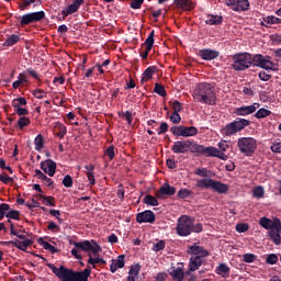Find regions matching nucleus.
Segmentation results:
<instances>
[{
    "label": "nucleus",
    "mask_w": 281,
    "mask_h": 281,
    "mask_svg": "<svg viewBox=\"0 0 281 281\" xmlns=\"http://www.w3.org/2000/svg\"><path fill=\"white\" fill-rule=\"evenodd\" d=\"M72 245L76 248L71 250V256H74L77 260H82V254H80V251L88 254V266L83 271L75 272L74 270L67 269L64 266L57 268L54 265H48V267L60 281H89V276H91V266L92 269H95V265H106V260L100 257L102 247L93 239L74 241Z\"/></svg>",
    "instance_id": "f257e3e1"
},
{
    "label": "nucleus",
    "mask_w": 281,
    "mask_h": 281,
    "mask_svg": "<svg viewBox=\"0 0 281 281\" xmlns=\"http://www.w3.org/2000/svg\"><path fill=\"white\" fill-rule=\"evenodd\" d=\"M193 98L201 104H207L214 106L216 104V92L214 87L207 82L198 83L193 90Z\"/></svg>",
    "instance_id": "f03ea898"
},
{
    "label": "nucleus",
    "mask_w": 281,
    "mask_h": 281,
    "mask_svg": "<svg viewBox=\"0 0 281 281\" xmlns=\"http://www.w3.org/2000/svg\"><path fill=\"white\" fill-rule=\"evenodd\" d=\"M239 153L245 157H252L258 148V140L254 137H240L237 140Z\"/></svg>",
    "instance_id": "7ed1b4c3"
},
{
    "label": "nucleus",
    "mask_w": 281,
    "mask_h": 281,
    "mask_svg": "<svg viewBox=\"0 0 281 281\" xmlns=\"http://www.w3.org/2000/svg\"><path fill=\"white\" fill-rule=\"evenodd\" d=\"M252 66L260 67V69H266V71H278V63L271 61V56H265L262 54H256L252 56Z\"/></svg>",
    "instance_id": "20e7f679"
},
{
    "label": "nucleus",
    "mask_w": 281,
    "mask_h": 281,
    "mask_svg": "<svg viewBox=\"0 0 281 281\" xmlns=\"http://www.w3.org/2000/svg\"><path fill=\"white\" fill-rule=\"evenodd\" d=\"M252 65V56L249 53H238L233 56V69L235 71H245Z\"/></svg>",
    "instance_id": "39448f33"
},
{
    "label": "nucleus",
    "mask_w": 281,
    "mask_h": 281,
    "mask_svg": "<svg viewBox=\"0 0 281 281\" xmlns=\"http://www.w3.org/2000/svg\"><path fill=\"white\" fill-rule=\"evenodd\" d=\"M178 236H190L192 234V217L182 215L178 220L177 226Z\"/></svg>",
    "instance_id": "423d86ee"
},
{
    "label": "nucleus",
    "mask_w": 281,
    "mask_h": 281,
    "mask_svg": "<svg viewBox=\"0 0 281 281\" xmlns=\"http://www.w3.org/2000/svg\"><path fill=\"white\" fill-rule=\"evenodd\" d=\"M42 19H45V12L37 11L29 14H24L21 18V25H30V23H36L38 21H42Z\"/></svg>",
    "instance_id": "0eeeda50"
},
{
    "label": "nucleus",
    "mask_w": 281,
    "mask_h": 281,
    "mask_svg": "<svg viewBox=\"0 0 281 281\" xmlns=\"http://www.w3.org/2000/svg\"><path fill=\"white\" fill-rule=\"evenodd\" d=\"M258 109H260V103H252L251 105H243L235 110V115L246 117V115H251L252 113H256Z\"/></svg>",
    "instance_id": "6e6552de"
},
{
    "label": "nucleus",
    "mask_w": 281,
    "mask_h": 281,
    "mask_svg": "<svg viewBox=\"0 0 281 281\" xmlns=\"http://www.w3.org/2000/svg\"><path fill=\"white\" fill-rule=\"evenodd\" d=\"M199 134V130L194 126H178L177 127V136L178 137H194V135Z\"/></svg>",
    "instance_id": "1a4fd4ad"
},
{
    "label": "nucleus",
    "mask_w": 281,
    "mask_h": 281,
    "mask_svg": "<svg viewBox=\"0 0 281 281\" xmlns=\"http://www.w3.org/2000/svg\"><path fill=\"white\" fill-rule=\"evenodd\" d=\"M177 192V189L170 186L168 182L164 183L160 189L157 191V199H164V196H172Z\"/></svg>",
    "instance_id": "9d476101"
},
{
    "label": "nucleus",
    "mask_w": 281,
    "mask_h": 281,
    "mask_svg": "<svg viewBox=\"0 0 281 281\" xmlns=\"http://www.w3.org/2000/svg\"><path fill=\"white\" fill-rule=\"evenodd\" d=\"M41 168L45 175H48V177H54V175H56V162L52 159L42 161Z\"/></svg>",
    "instance_id": "9b49d317"
},
{
    "label": "nucleus",
    "mask_w": 281,
    "mask_h": 281,
    "mask_svg": "<svg viewBox=\"0 0 281 281\" xmlns=\"http://www.w3.org/2000/svg\"><path fill=\"white\" fill-rule=\"evenodd\" d=\"M136 223H155V213L153 211H144L136 215Z\"/></svg>",
    "instance_id": "f8f14e48"
},
{
    "label": "nucleus",
    "mask_w": 281,
    "mask_h": 281,
    "mask_svg": "<svg viewBox=\"0 0 281 281\" xmlns=\"http://www.w3.org/2000/svg\"><path fill=\"white\" fill-rule=\"evenodd\" d=\"M191 153L203 155L204 157H210L212 153V147H205L203 145H199L196 143H191Z\"/></svg>",
    "instance_id": "ddd939ff"
},
{
    "label": "nucleus",
    "mask_w": 281,
    "mask_h": 281,
    "mask_svg": "<svg viewBox=\"0 0 281 281\" xmlns=\"http://www.w3.org/2000/svg\"><path fill=\"white\" fill-rule=\"evenodd\" d=\"M196 3L192 0H177V9L182 12H192Z\"/></svg>",
    "instance_id": "4468645a"
},
{
    "label": "nucleus",
    "mask_w": 281,
    "mask_h": 281,
    "mask_svg": "<svg viewBox=\"0 0 281 281\" xmlns=\"http://www.w3.org/2000/svg\"><path fill=\"white\" fill-rule=\"evenodd\" d=\"M269 236L274 245H281V224H274V228L269 231Z\"/></svg>",
    "instance_id": "2eb2a0df"
},
{
    "label": "nucleus",
    "mask_w": 281,
    "mask_h": 281,
    "mask_svg": "<svg viewBox=\"0 0 281 281\" xmlns=\"http://www.w3.org/2000/svg\"><path fill=\"white\" fill-rule=\"evenodd\" d=\"M189 254H191V256H199L200 258H207V256H210V251L201 246H196V244L189 247Z\"/></svg>",
    "instance_id": "dca6fc26"
},
{
    "label": "nucleus",
    "mask_w": 281,
    "mask_h": 281,
    "mask_svg": "<svg viewBox=\"0 0 281 281\" xmlns=\"http://www.w3.org/2000/svg\"><path fill=\"white\" fill-rule=\"evenodd\" d=\"M280 218H274L271 221L269 217H261L259 221V225L263 227V229H274L276 225H280Z\"/></svg>",
    "instance_id": "f3484780"
},
{
    "label": "nucleus",
    "mask_w": 281,
    "mask_h": 281,
    "mask_svg": "<svg viewBox=\"0 0 281 281\" xmlns=\"http://www.w3.org/2000/svg\"><path fill=\"white\" fill-rule=\"evenodd\" d=\"M212 190H214V192H217V194H227V192H229V184H225L218 180H214Z\"/></svg>",
    "instance_id": "a211bd4d"
},
{
    "label": "nucleus",
    "mask_w": 281,
    "mask_h": 281,
    "mask_svg": "<svg viewBox=\"0 0 281 281\" xmlns=\"http://www.w3.org/2000/svg\"><path fill=\"white\" fill-rule=\"evenodd\" d=\"M199 56H201L203 60H214L215 58H218V52L213 49H202L199 52Z\"/></svg>",
    "instance_id": "6ab92c4d"
},
{
    "label": "nucleus",
    "mask_w": 281,
    "mask_h": 281,
    "mask_svg": "<svg viewBox=\"0 0 281 281\" xmlns=\"http://www.w3.org/2000/svg\"><path fill=\"white\" fill-rule=\"evenodd\" d=\"M192 142L190 140H178L177 142V153H191Z\"/></svg>",
    "instance_id": "aec40b11"
},
{
    "label": "nucleus",
    "mask_w": 281,
    "mask_h": 281,
    "mask_svg": "<svg viewBox=\"0 0 281 281\" xmlns=\"http://www.w3.org/2000/svg\"><path fill=\"white\" fill-rule=\"evenodd\" d=\"M195 186L201 190H210V189L212 190L214 187V180L210 178H204V179L198 180Z\"/></svg>",
    "instance_id": "412c9836"
},
{
    "label": "nucleus",
    "mask_w": 281,
    "mask_h": 281,
    "mask_svg": "<svg viewBox=\"0 0 281 281\" xmlns=\"http://www.w3.org/2000/svg\"><path fill=\"white\" fill-rule=\"evenodd\" d=\"M233 124L235 125L237 133H240V131H244L247 128V126H249V124H251V121L237 117L235 121H233Z\"/></svg>",
    "instance_id": "4be33fe9"
},
{
    "label": "nucleus",
    "mask_w": 281,
    "mask_h": 281,
    "mask_svg": "<svg viewBox=\"0 0 281 281\" xmlns=\"http://www.w3.org/2000/svg\"><path fill=\"white\" fill-rule=\"evenodd\" d=\"M203 265V257L192 256L189 262V270L196 271Z\"/></svg>",
    "instance_id": "5701e85b"
},
{
    "label": "nucleus",
    "mask_w": 281,
    "mask_h": 281,
    "mask_svg": "<svg viewBox=\"0 0 281 281\" xmlns=\"http://www.w3.org/2000/svg\"><path fill=\"white\" fill-rule=\"evenodd\" d=\"M124 267V255H121L117 257V259L112 260V263L110 266V271L112 273H115L117 269H123Z\"/></svg>",
    "instance_id": "b1692460"
},
{
    "label": "nucleus",
    "mask_w": 281,
    "mask_h": 281,
    "mask_svg": "<svg viewBox=\"0 0 281 281\" xmlns=\"http://www.w3.org/2000/svg\"><path fill=\"white\" fill-rule=\"evenodd\" d=\"M280 24H281V19L277 18L276 15H267L263 18V22H261V25L263 27H269V25H280Z\"/></svg>",
    "instance_id": "393cba45"
},
{
    "label": "nucleus",
    "mask_w": 281,
    "mask_h": 281,
    "mask_svg": "<svg viewBox=\"0 0 281 281\" xmlns=\"http://www.w3.org/2000/svg\"><path fill=\"white\" fill-rule=\"evenodd\" d=\"M82 5L81 0H75L74 3L68 5L66 10L63 11V13L68 16V14H74L75 12H78V9Z\"/></svg>",
    "instance_id": "a878e982"
},
{
    "label": "nucleus",
    "mask_w": 281,
    "mask_h": 281,
    "mask_svg": "<svg viewBox=\"0 0 281 281\" xmlns=\"http://www.w3.org/2000/svg\"><path fill=\"white\" fill-rule=\"evenodd\" d=\"M236 133L238 132L234 122L226 124L225 127L222 128V135H226V137H232V135H236Z\"/></svg>",
    "instance_id": "bb28decb"
},
{
    "label": "nucleus",
    "mask_w": 281,
    "mask_h": 281,
    "mask_svg": "<svg viewBox=\"0 0 281 281\" xmlns=\"http://www.w3.org/2000/svg\"><path fill=\"white\" fill-rule=\"evenodd\" d=\"M35 177L40 179V181H42L44 186H47L48 188L54 186V182L47 176H45L43 171L38 169L35 170Z\"/></svg>",
    "instance_id": "cd10ccee"
},
{
    "label": "nucleus",
    "mask_w": 281,
    "mask_h": 281,
    "mask_svg": "<svg viewBox=\"0 0 281 281\" xmlns=\"http://www.w3.org/2000/svg\"><path fill=\"white\" fill-rule=\"evenodd\" d=\"M205 23L206 25H221V23H223V16L209 14Z\"/></svg>",
    "instance_id": "c85d7f7f"
},
{
    "label": "nucleus",
    "mask_w": 281,
    "mask_h": 281,
    "mask_svg": "<svg viewBox=\"0 0 281 281\" xmlns=\"http://www.w3.org/2000/svg\"><path fill=\"white\" fill-rule=\"evenodd\" d=\"M229 271L231 269L227 267L226 263H220V267L215 269V273H217V276H221L222 278H229Z\"/></svg>",
    "instance_id": "c756f323"
},
{
    "label": "nucleus",
    "mask_w": 281,
    "mask_h": 281,
    "mask_svg": "<svg viewBox=\"0 0 281 281\" xmlns=\"http://www.w3.org/2000/svg\"><path fill=\"white\" fill-rule=\"evenodd\" d=\"M21 41V36L16 34L9 35L7 40L4 41V47H12L13 45H16Z\"/></svg>",
    "instance_id": "7c9ffc66"
},
{
    "label": "nucleus",
    "mask_w": 281,
    "mask_h": 281,
    "mask_svg": "<svg viewBox=\"0 0 281 281\" xmlns=\"http://www.w3.org/2000/svg\"><path fill=\"white\" fill-rule=\"evenodd\" d=\"M249 0H238L235 12H247V10H249Z\"/></svg>",
    "instance_id": "2f4dec72"
},
{
    "label": "nucleus",
    "mask_w": 281,
    "mask_h": 281,
    "mask_svg": "<svg viewBox=\"0 0 281 281\" xmlns=\"http://www.w3.org/2000/svg\"><path fill=\"white\" fill-rule=\"evenodd\" d=\"M139 265H135L130 269L127 281H135L137 280V276H139Z\"/></svg>",
    "instance_id": "473e14b6"
},
{
    "label": "nucleus",
    "mask_w": 281,
    "mask_h": 281,
    "mask_svg": "<svg viewBox=\"0 0 281 281\" xmlns=\"http://www.w3.org/2000/svg\"><path fill=\"white\" fill-rule=\"evenodd\" d=\"M210 157H217V159H222L223 161L227 159V155H225V153L221 151L216 147H211Z\"/></svg>",
    "instance_id": "72a5a7b5"
},
{
    "label": "nucleus",
    "mask_w": 281,
    "mask_h": 281,
    "mask_svg": "<svg viewBox=\"0 0 281 281\" xmlns=\"http://www.w3.org/2000/svg\"><path fill=\"white\" fill-rule=\"evenodd\" d=\"M153 74H155V68L153 67L147 68L143 74L142 85H144V82H148V80L153 78Z\"/></svg>",
    "instance_id": "f704fd0d"
},
{
    "label": "nucleus",
    "mask_w": 281,
    "mask_h": 281,
    "mask_svg": "<svg viewBox=\"0 0 281 281\" xmlns=\"http://www.w3.org/2000/svg\"><path fill=\"white\" fill-rule=\"evenodd\" d=\"M269 115H271V111L267 110L265 108L259 109L256 114L255 117H257V120H262L265 117H269Z\"/></svg>",
    "instance_id": "c9c22d12"
},
{
    "label": "nucleus",
    "mask_w": 281,
    "mask_h": 281,
    "mask_svg": "<svg viewBox=\"0 0 281 281\" xmlns=\"http://www.w3.org/2000/svg\"><path fill=\"white\" fill-rule=\"evenodd\" d=\"M144 203H146V205H151V206H157L159 205V202L157 201V198L153 196V195H145L144 198Z\"/></svg>",
    "instance_id": "e433bc0d"
},
{
    "label": "nucleus",
    "mask_w": 281,
    "mask_h": 281,
    "mask_svg": "<svg viewBox=\"0 0 281 281\" xmlns=\"http://www.w3.org/2000/svg\"><path fill=\"white\" fill-rule=\"evenodd\" d=\"M252 196H255V199H262L265 196V188L262 187H256L252 190Z\"/></svg>",
    "instance_id": "4c0bfd02"
},
{
    "label": "nucleus",
    "mask_w": 281,
    "mask_h": 281,
    "mask_svg": "<svg viewBox=\"0 0 281 281\" xmlns=\"http://www.w3.org/2000/svg\"><path fill=\"white\" fill-rule=\"evenodd\" d=\"M44 144L43 135L38 134L34 139L35 150H42Z\"/></svg>",
    "instance_id": "58836bf2"
},
{
    "label": "nucleus",
    "mask_w": 281,
    "mask_h": 281,
    "mask_svg": "<svg viewBox=\"0 0 281 281\" xmlns=\"http://www.w3.org/2000/svg\"><path fill=\"white\" fill-rule=\"evenodd\" d=\"M258 259V256L254 255V254H245L243 256V261L246 263H251V262H256V260Z\"/></svg>",
    "instance_id": "ea45409f"
},
{
    "label": "nucleus",
    "mask_w": 281,
    "mask_h": 281,
    "mask_svg": "<svg viewBox=\"0 0 281 281\" xmlns=\"http://www.w3.org/2000/svg\"><path fill=\"white\" fill-rule=\"evenodd\" d=\"M266 265H278V255L276 254L267 255Z\"/></svg>",
    "instance_id": "a19ab883"
},
{
    "label": "nucleus",
    "mask_w": 281,
    "mask_h": 281,
    "mask_svg": "<svg viewBox=\"0 0 281 281\" xmlns=\"http://www.w3.org/2000/svg\"><path fill=\"white\" fill-rule=\"evenodd\" d=\"M153 251H164L166 249V241L159 240L153 245Z\"/></svg>",
    "instance_id": "79ce46f5"
},
{
    "label": "nucleus",
    "mask_w": 281,
    "mask_h": 281,
    "mask_svg": "<svg viewBox=\"0 0 281 281\" xmlns=\"http://www.w3.org/2000/svg\"><path fill=\"white\" fill-rule=\"evenodd\" d=\"M32 245V240L30 239H23V241H20V244L16 246V249H20L21 251H25L27 247Z\"/></svg>",
    "instance_id": "37998d69"
},
{
    "label": "nucleus",
    "mask_w": 281,
    "mask_h": 281,
    "mask_svg": "<svg viewBox=\"0 0 281 281\" xmlns=\"http://www.w3.org/2000/svg\"><path fill=\"white\" fill-rule=\"evenodd\" d=\"M40 199L43 201L44 205H50V207H54V198L47 195H40Z\"/></svg>",
    "instance_id": "c03bdc74"
},
{
    "label": "nucleus",
    "mask_w": 281,
    "mask_h": 281,
    "mask_svg": "<svg viewBox=\"0 0 281 281\" xmlns=\"http://www.w3.org/2000/svg\"><path fill=\"white\" fill-rule=\"evenodd\" d=\"M9 211H10V205L5 203L0 204V221L3 218V216H7Z\"/></svg>",
    "instance_id": "a18cd8bd"
},
{
    "label": "nucleus",
    "mask_w": 281,
    "mask_h": 281,
    "mask_svg": "<svg viewBox=\"0 0 281 281\" xmlns=\"http://www.w3.org/2000/svg\"><path fill=\"white\" fill-rule=\"evenodd\" d=\"M30 124V119L22 116L18 120V126L19 128H25V126H29Z\"/></svg>",
    "instance_id": "49530a36"
},
{
    "label": "nucleus",
    "mask_w": 281,
    "mask_h": 281,
    "mask_svg": "<svg viewBox=\"0 0 281 281\" xmlns=\"http://www.w3.org/2000/svg\"><path fill=\"white\" fill-rule=\"evenodd\" d=\"M12 106H13V109H15V113L18 115H27V113H29L27 109L21 108V106L16 105V103H12Z\"/></svg>",
    "instance_id": "de8ad7c7"
},
{
    "label": "nucleus",
    "mask_w": 281,
    "mask_h": 281,
    "mask_svg": "<svg viewBox=\"0 0 281 281\" xmlns=\"http://www.w3.org/2000/svg\"><path fill=\"white\" fill-rule=\"evenodd\" d=\"M63 186H65V188H71L74 186V179L71 178V176L67 175L64 177Z\"/></svg>",
    "instance_id": "09e8293b"
},
{
    "label": "nucleus",
    "mask_w": 281,
    "mask_h": 281,
    "mask_svg": "<svg viewBox=\"0 0 281 281\" xmlns=\"http://www.w3.org/2000/svg\"><path fill=\"white\" fill-rule=\"evenodd\" d=\"M155 93H157L158 95H161V98H164V95H166V88H164V86L156 83L155 85V89H154Z\"/></svg>",
    "instance_id": "8fccbe9b"
},
{
    "label": "nucleus",
    "mask_w": 281,
    "mask_h": 281,
    "mask_svg": "<svg viewBox=\"0 0 281 281\" xmlns=\"http://www.w3.org/2000/svg\"><path fill=\"white\" fill-rule=\"evenodd\" d=\"M249 229V224L246 223H239L236 225V231L239 234H245V232H247Z\"/></svg>",
    "instance_id": "3c124183"
},
{
    "label": "nucleus",
    "mask_w": 281,
    "mask_h": 281,
    "mask_svg": "<svg viewBox=\"0 0 281 281\" xmlns=\"http://www.w3.org/2000/svg\"><path fill=\"white\" fill-rule=\"evenodd\" d=\"M41 245L44 249L50 251L52 254H56V251H58L56 247H54L52 244L47 241H42Z\"/></svg>",
    "instance_id": "603ef678"
},
{
    "label": "nucleus",
    "mask_w": 281,
    "mask_h": 281,
    "mask_svg": "<svg viewBox=\"0 0 281 281\" xmlns=\"http://www.w3.org/2000/svg\"><path fill=\"white\" fill-rule=\"evenodd\" d=\"M270 150H272V153H281V142L280 140H274L270 147Z\"/></svg>",
    "instance_id": "864d4df0"
},
{
    "label": "nucleus",
    "mask_w": 281,
    "mask_h": 281,
    "mask_svg": "<svg viewBox=\"0 0 281 281\" xmlns=\"http://www.w3.org/2000/svg\"><path fill=\"white\" fill-rule=\"evenodd\" d=\"M191 232H194L195 234H201V232H203V224L194 225V222H191Z\"/></svg>",
    "instance_id": "5fc2aeb1"
},
{
    "label": "nucleus",
    "mask_w": 281,
    "mask_h": 281,
    "mask_svg": "<svg viewBox=\"0 0 281 281\" xmlns=\"http://www.w3.org/2000/svg\"><path fill=\"white\" fill-rule=\"evenodd\" d=\"M192 194V191L188 190V189H181L179 192H178V196L180 199H188V196H190Z\"/></svg>",
    "instance_id": "6e6d98bb"
},
{
    "label": "nucleus",
    "mask_w": 281,
    "mask_h": 281,
    "mask_svg": "<svg viewBox=\"0 0 281 281\" xmlns=\"http://www.w3.org/2000/svg\"><path fill=\"white\" fill-rule=\"evenodd\" d=\"M0 181H2V183L8 184V183H12L14 181V178L9 177L5 173H2V175H0Z\"/></svg>",
    "instance_id": "4d7b16f0"
},
{
    "label": "nucleus",
    "mask_w": 281,
    "mask_h": 281,
    "mask_svg": "<svg viewBox=\"0 0 281 281\" xmlns=\"http://www.w3.org/2000/svg\"><path fill=\"white\" fill-rule=\"evenodd\" d=\"M105 155H106V157H109V159H114L115 158V147L109 146L108 149L105 150Z\"/></svg>",
    "instance_id": "13d9d810"
},
{
    "label": "nucleus",
    "mask_w": 281,
    "mask_h": 281,
    "mask_svg": "<svg viewBox=\"0 0 281 281\" xmlns=\"http://www.w3.org/2000/svg\"><path fill=\"white\" fill-rule=\"evenodd\" d=\"M258 76H259V79L262 80V82H269L271 78V75L268 74L267 71H260Z\"/></svg>",
    "instance_id": "bf43d9fd"
},
{
    "label": "nucleus",
    "mask_w": 281,
    "mask_h": 281,
    "mask_svg": "<svg viewBox=\"0 0 281 281\" xmlns=\"http://www.w3.org/2000/svg\"><path fill=\"white\" fill-rule=\"evenodd\" d=\"M237 3H238V0H225V5L231 8V10H233L234 12H235L236 9H238L236 7Z\"/></svg>",
    "instance_id": "052dcab7"
},
{
    "label": "nucleus",
    "mask_w": 281,
    "mask_h": 281,
    "mask_svg": "<svg viewBox=\"0 0 281 281\" xmlns=\"http://www.w3.org/2000/svg\"><path fill=\"white\" fill-rule=\"evenodd\" d=\"M12 104H16L18 106H25L27 104V100L25 98H18L12 101Z\"/></svg>",
    "instance_id": "680f3d73"
},
{
    "label": "nucleus",
    "mask_w": 281,
    "mask_h": 281,
    "mask_svg": "<svg viewBox=\"0 0 281 281\" xmlns=\"http://www.w3.org/2000/svg\"><path fill=\"white\" fill-rule=\"evenodd\" d=\"M7 218H13L14 221H19V211H10L7 213Z\"/></svg>",
    "instance_id": "e2e57ef3"
},
{
    "label": "nucleus",
    "mask_w": 281,
    "mask_h": 281,
    "mask_svg": "<svg viewBox=\"0 0 281 281\" xmlns=\"http://www.w3.org/2000/svg\"><path fill=\"white\" fill-rule=\"evenodd\" d=\"M195 175H198V177H203V178H207L209 177L207 169H205V168L196 169L195 170Z\"/></svg>",
    "instance_id": "0e129e2a"
},
{
    "label": "nucleus",
    "mask_w": 281,
    "mask_h": 281,
    "mask_svg": "<svg viewBox=\"0 0 281 281\" xmlns=\"http://www.w3.org/2000/svg\"><path fill=\"white\" fill-rule=\"evenodd\" d=\"M142 3H144V0H134L131 3V8H133V10H139V8H142Z\"/></svg>",
    "instance_id": "69168bd1"
},
{
    "label": "nucleus",
    "mask_w": 281,
    "mask_h": 281,
    "mask_svg": "<svg viewBox=\"0 0 281 281\" xmlns=\"http://www.w3.org/2000/svg\"><path fill=\"white\" fill-rule=\"evenodd\" d=\"M218 148H220V150H222V153H225V150H227V148H229V144L227 143V140H221L218 143Z\"/></svg>",
    "instance_id": "338daca9"
},
{
    "label": "nucleus",
    "mask_w": 281,
    "mask_h": 281,
    "mask_svg": "<svg viewBox=\"0 0 281 281\" xmlns=\"http://www.w3.org/2000/svg\"><path fill=\"white\" fill-rule=\"evenodd\" d=\"M183 280H186V274L183 273L181 268H178L177 269V281H183Z\"/></svg>",
    "instance_id": "774afa93"
}]
</instances>
